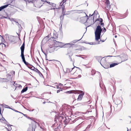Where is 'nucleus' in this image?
I'll return each instance as SVG.
<instances>
[{
  "instance_id": "nucleus-1",
  "label": "nucleus",
  "mask_w": 131,
  "mask_h": 131,
  "mask_svg": "<svg viewBox=\"0 0 131 131\" xmlns=\"http://www.w3.org/2000/svg\"><path fill=\"white\" fill-rule=\"evenodd\" d=\"M102 31V28L99 25H98L95 30L94 33L95 37V40L96 41H98L100 39L101 34Z\"/></svg>"
},
{
  "instance_id": "nucleus-2",
  "label": "nucleus",
  "mask_w": 131,
  "mask_h": 131,
  "mask_svg": "<svg viewBox=\"0 0 131 131\" xmlns=\"http://www.w3.org/2000/svg\"><path fill=\"white\" fill-rule=\"evenodd\" d=\"M65 117L63 116H55L54 118V122L55 123L54 124H53L52 126V127H54L55 125H58V123H57L58 120L59 122L62 121L64 120Z\"/></svg>"
},
{
  "instance_id": "nucleus-3",
  "label": "nucleus",
  "mask_w": 131,
  "mask_h": 131,
  "mask_svg": "<svg viewBox=\"0 0 131 131\" xmlns=\"http://www.w3.org/2000/svg\"><path fill=\"white\" fill-rule=\"evenodd\" d=\"M53 42L54 43V46L56 48L58 47H60V48L62 47L64 45L62 43L57 41L55 40H53Z\"/></svg>"
},
{
  "instance_id": "nucleus-4",
  "label": "nucleus",
  "mask_w": 131,
  "mask_h": 131,
  "mask_svg": "<svg viewBox=\"0 0 131 131\" xmlns=\"http://www.w3.org/2000/svg\"><path fill=\"white\" fill-rule=\"evenodd\" d=\"M120 56V57L121 59V61L120 62L121 63L122 62L126 61L128 59L127 56L126 54H123L120 56Z\"/></svg>"
},
{
  "instance_id": "nucleus-5",
  "label": "nucleus",
  "mask_w": 131,
  "mask_h": 131,
  "mask_svg": "<svg viewBox=\"0 0 131 131\" xmlns=\"http://www.w3.org/2000/svg\"><path fill=\"white\" fill-rule=\"evenodd\" d=\"M35 124H33L32 127H30L28 129L27 131H35V128L36 126V124L37 123L35 121H33Z\"/></svg>"
},
{
  "instance_id": "nucleus-6",
  "label": "nucleus",
  "mask_w": 131,
  "mask_h": 131,
  "mask_svg": "<svg viewBox=\"0 0 131 131\" xmlns=\"http://www.w3.org/2000/svg\"><path fill=\"white\" fill-rule=\"evenodd\" d=\"M0 121L1 122L6 124L7 126H12V125L9 124V123L5 119V118L3 116H2V118L1 119L0 118Z\"/></svg>"
},
{
  "instance_id": "nucleus-7",
  "label": "nucleus",
  "mask_w": 131,
  "mask_h": 131,
  "mask_svg": "<svg viewBox=\"0 0 131 131\" xmlns=\"http://www.w3.org/2000/svg\"><path fill=\"white\" fill-rule=\"evenodd\" d=\"M56 48L55 46L53 47L52 46L50 45L49 46L48 49L49 52L51 53L54 52L55 50H57V49H56Z\"/></svg>"
},
{
  "instance_id": "nucleus-8",
  "label": "nucleus",
  "mask_w": 131,
  "mask_h": 131,
  "mask_svg": "<svg viewBox=\"0 0 131 131\" xmlns=\"http://www.w3.org/2000/svg\"><path fill=\"white\" fill-rule=\"evenodd\" d=\"M82 37H83V36ZM82 37H82L80 39H79V40H73V41H72V42H71V43H67L66 45H70V47L71 46H72L73 47H75L77 45L72 44V43H75L76 42H77L78 41H79L82 38Z\"/></svg>"
},
{
  "instance_id": "nucleus-9",
  "label": "nucleus",
  "mask_w": 131,
  "mask_h": 131,
  "mask_svg": "<svg viewBox=\"0 0 131 131\" xmlns=\"http://www.w3.org/2000/svg\"><path fill=\"white\" fill-rule=\"evenodd\" d=\"M5 36H6L7 39L8 38V40L11 42H12L13 41V40L14 39V36H12L8 35V34H6Z\"/></svg>"
},
{
  "instance_id": "nucleus-10",
  "label": "nucleus",
  "mask_w": 131,
  "mask_h": 131,
  "mask_svg": "<svg viewBox=\"0 0 131 131\" xmlns=\"http://www.w3.org/2000/svg\"><path fill=\"white\" fill-rule=\"evenodd\" d=\"M12 74H8L7 75V78H3V79L5 80L4 82H7L9 81L12 80Z\"/></svg>"
},
{
  "instance_id": "nucleus-11",
  "label": "nucleus",
  "mask_w": 131,
  "mask_h": 131,
  "mask_svg": "<svg viewBox=\"0 0 131 131\" xmlns=\"http://www.w3.org/2000/svg\"><path fill=\"white\" fill-rule=\"evenodd\" d=\"M95 57L96 59V60L99 62L100 63L101 65L103 66L102 65L101 63V61H102V63L103 62V59H102V58H101L102 57L100 56H95Z\"/></svg>"
},
{
  "instance_id": "nucleus-12",
  "label": "nucleus",
  "mask_w": 131,
  "mask_h": 131,
  "mask_svg": "<svg viewBox=\"0 0 131 131\" xmlns=\"http://www.w3.org/2000/svg\"><path fill=\"white\" fill-rule=\"evenodd\" d=\"M49 40L48 36H47L45 37L42 41L41 44H44L47 42Z\"/></svg>"
},
{
  "instance_id": "nucleus-13",
  "label": "nucleus",
  "mask_w": 131,
  "mask_h": 131,
  "mask_svg": "<svg viewBox=\"0 0 131 131\" xmlns=\"http://www.w3.org/2000/svg\"><path fill=\"white\" fill-rule=\"evenodd\" d=\"M11 20H13V21L15 22L16 23V25H17L19 28V31L20 32V31H21V29L22 28V27H21V26L19 24L18 22L15 21V20L13 18H11V19H10Z\"/></svg>"
},
{
  "instance_id": "nucleus-14",
  "label": "nucleus",
  "mask_w": 131,
  "mask_h": 131,
  "mask_svg": "<svg viewBox=\"0 0 131 131\" xmlns=\"http://www.w3.org/2000/svg\"><path fill=\"white\" fill-rule=\"evenodd\" d=\"M64 118H65L63 121V122L64 124L67 125L70 121L69 118L68 117H65Z\"/></svg>"
},
{
  "instance_id": "nucleus-15",
  "label": "nucleus",
  "mask_w": 131,
  "mask_h": 131,
  "mask_svg": "<svg viewBox=\"0 0 131 131\" xmlns=\"http://www.w3.org/2000/svg\"><path fill=\"white\" fill-rule=\"evenodd\" d=\"M84 93L82 91V92L81 93V94H80L78 96V97L77 99V100L78 101L81 100L82 99L83 96L84 95Z\"/></svg>"
},
{
  "instance_id": "nucleus-16",
  "label": "nucleus",
  "mask_w": 131,
  "mask_h": 131,
  "mask_svg": "<svg viewBox=\"0 0 131 131\" xmlns=\"http://www.w3.org/2000/svg\"><path fill=\"white\" fill-rule=\"evenodd\" d=\"M105 4L106 5V8L108 9H110V3L109 0H105Z\"/></svg>"
},
{
  "instance_id": "nucleus-17",
  "label": "nucleus",
  "mask_w": 131,
  "mask_h": 131,
  "mask_svg": "<svg viewBox=\"0 0 131 131\" xmlns=\"http://www.w3.org/2000/svg\"><path fill=\"white\" fill-rule=\"evenodd\" d=\"M9 5H12L13 6H14V5H11L9 4H7V5L2 6L0 7V11H1L7 7V6H8Z\"/></svg>"
},
{
  "instance_id": "nucleus-18",
  "label": "nucleus",
  "mask_w": 131,
  "mask_h": 131,
  "mask_svg": "<svg viewBox=\"0 0 131 131\" xmlns=\"http://www.w3.org/2000/svg\"><path fill=\"white\" fill-rule=\"evenodd\" d=\"M25 41H24V42L23 43L22 45L21 46L20 48V49L21 51V52H24V50L25 48Z\"/></svg>"
},
{
  "instance_id": "nucleus-19",
  "label": "nucleus",
  "mask_w": 131,
  "mask_h": 131,
  "mask_svg": "<svg viewBox=\"0 0 131 131\" xmlns=\"http://www.w3.org/2000/svg\"><path fill=\"white\" fill-rule=\"evenodd\" d=\"M20 56L21 57V59H22V61L24 63L26 62L25 60V58L24 54V52H21V54Z\"/></svg>"
},
{
  "instance_id": "nucleus-20",
  "label": "nucleus",
  "mask_w": 131,
  "mask_h": 131,
  "mask_svg": "<svg viewBox=\"0 0 131 131\" xmlns=\"http://www.w3.org/2000/svg\"><path fill=\"white\" fill-rule=\"evenodd\" d=\"M64 15L65 14H63L62 15L60 16L61 21L60 22V24H61V28H62V24L63 23V21L64 18Z\"/></svg>"
},
{
  "instance_id": "nucleus-21",
  "label": "nucleus",
  "mask_w": 131,
  "mask_h": 131,
  "mask_svg": "<svg viewBox=\"0 0 131 131\" xmlns=\"http://www.w3.org/2000/svg\"><path fill=\"white\" fill-rule=\"evenodd\" d=\"M51 5L52 6V8H51V9H53L55 10L56 9H59V8H57L56 7V4L54 3H52V4L50 5Z\"/></svg>"
},
{
  "instance_id": "nucleus-22",
  "label": "nucleus",
  "mask_w": 131,
  "mask_h": 131,
  "mask_svg": "<svg viewBox=\"0 0 131 131\" xmlns=\"http://www.w3.org/2000/svg\"><path fill=\"white\" fill-rule=\"evenodd\" d=\"M112 63L110 65V68H111L112 67H114L115 66L117 65L119 63Z\"/></svg>"
},
{
  "instance_id": "nucleus-23",
  "label": "nucleus",
  "mask_w": 131,
  "mask_h": 131,
  "mask_svg": "<svg viewBox=\"0 0 131 131\" xmlns=\"http://www.w3.org/2000/svg\"><path fill=\"white\" fill-rule=\"evenodd\" d=\"M35 70L34 71H35L36 72L38 73L39 74V75L40 76H42V77L43 76V75L42 74V73L40 72V71L39 70H38L37 68H35Z\"/></svg>"
},
{
  "instance_id": "nucleus-24",
  "label": "nucleus",
  "mask_w": 131,
  "mask_h": 131,
  "mask_svg": "<svg viewBox=\"0 0 131 131\" xmlns=\"http://www.w3.org/2000/svg\"><path fill=\"white\" fill-rule=\"evenodd\" d=\"M28 67L29 68L33 71H34L35 70V69L36 68L34 67L33 66H32V65L31 64H30Z\"/></svg>"
},
{
  "instance_id": "nucleus-25",
  "label": "nucleus",
  "mask_w": 131,
  "mask_h": 131,
  "mask_svg": "<svg viewBox=\"0 0 131 131\" xmlns=\"http://www.w3.org/2000/svg\"><path fill=\"white\" fill-rule=\"evenodd\" d=\"M28 89V87L26 86L25 88H24L22 90L21 93H23L24 92H26Z\"/></svg>"
},
{
  "instance_id": "nucleus-26",
  "label": "nucleus",
  "mask_w": 131,
  "mask_h": 131,
  "mask_svg": "<svg viewBox=\"0 0 131 131\" xmlns=\"http://www.w3.org/2000/svg\"><path fill=\"white\" fill-rule=\"evenodd\" d=\"M2 37L1 41L2 42L1 43H0V46H1L2 44H3L5 42V40L4 38L2 36H1Z\"/></svg>"
},
{
  "instance_id": "nucleus-27",
  "label": "nucleus",
  "mask_w": 131,
  "mask_h": 131,
  "mask_svg": "<svg viewBox=\"0 0 131 131\" xmlns=\"http://www.w3.org/2000/svg\"><path fill=\"white\" fill-rule=\"evenodd\" d=\"M61 127V126H58L55 129V131H60V129Z\"/></svg>"
},
{
  "instance_id": "nucleus-28",
  "label": "nucleus",
  "mask_w": 131,
  "mask_h": 131,
  "mask_svg": "<svg viewBox=\"0 0 131 131\" xmlns=\"http://www.w3.org/2000/svg\"><path fill=\"white\" fill-rule=\"evenodd\" d=\"M91 127V126L90 125H89L88 126L86 127L85 129L83 131H89V128Z\"/></svg>"
},
{
  "instance_id": "nucleus-29",
  "label": "nucleus",
  "mask_w": 131,
  "mask_h": 131,
  "mask_svg": "<svg viewBox=\"0 0 131 131\" xmlns=\"http://www.w3.org/2000/svg\"><path fill=\"white\" fill-rule=\"evenodd\" d=\"M2 105L3 106H4V107H5V108H9V109H11V108L8 105H5V104H4V106L3 105Z\"/></svg>"
},
{
  "instance_id": "nucleus-30",
  "label": "nucleus",
  "mask_w": 131,
  "mask_h": 131,
  "mask_svg": "<svg viewBox=\"0 0 131 131\" xmlns=\"http://www.w3.org/2000/svg\"><path fill=\"white\" fill-rule=\"evenodd\" d=\"M91 72L92 75H94L96 73V71L94 69H92L91 71Z\"/></svg>"
},
{
  "instance_id": "nucleus-31",
  "label": "nucleus",
  "mask_w": 131,
  "mask_h": 131,
  "mask_svg": "<svg viewBox=\"0 0 131 131\" xmlns=\"http://www.w3.org/2000/svg\"><path fill=\"white\" fill-rule=\"evenodd\" d=\"M24 63L28 67V66L30 64L28 62H25Z\"/></svg>"
},
{
  "instance_id": "nucleus-32",
  "label": "nucleus",
  "mask_w": 131,
  "mask_h": 131,
  "mask_svg": "<svg viewBox=\"0 0 131 131\" xmlns=\"http://www.w3.org/2000/svg\"><path fill=\"white\" fill-rule=\"evenodd\" d=\"M75 67V68H78L79 70H80L81 71V69H80V68H79V67H76L74 66L73 68H72L71 69V71H72V70H73L74 69Z\"/></svg>"
},
{
  "instance_id": "nucleus-33",
  "label": "nucleus",
  "mask_w": 131,
  "mask_h": 131,
  "mask_svg": "<svg viewBox=\"0 0 131 131\" xmlns=\"http://www.w3.org/2000/svg\"><path fill=\"white\" fill-rule=\"evenodd\" d=\"M64 6H62V14H63V13L64 12Z\"/></svg>"
},
{
  "instance_id": "nucleus-34",
  "label": "nucleus",
  "mask_w": 131,
  "mask_h": 131,
  "mask_svg": "<svg viewBox=\"0 0 131 131\" xmlns=\"http://www.w3.org/2000/svg\"><path fill=\"white\" fill-rule=\"evenodd\" d=\"M100 24V26H102V27H103L104 26V23L103 22L101 23H99V25Z\"/></svg>"
},
{
  "instance_id": "nucleus-35",
  "label": "nucleus",
  "mask_w": 131,
  "mask_h": 131,
  "mask_svg": "<svg viewBox=\"0 0 131 131\" xmlns=\"http://www.w3.org/2000/svg\"><path fill=\"white\" fill-rule=\"evenodd\" d=\"M85 48L84 47H82L81 48H80L79 49V50H84L85 49Z\"/></svg>"
},
{
  "instance_id": "nucleus-36",
  "label": "nucleus",
  "mask_w": 131,
  "mask_h": 131,
  "mask_svg": "<svg viewBox=\"0 0 131 131\" xmlns=\"http://www.w3.org/2000/svg\"><path fill=\"white\" fill-rule=\"evenodd\" d=\"M93 45H96L99 44L100 43V41H99L98 42H93Z\"/></svg>"
},
{
  "instance_id": "nucleus-37",
  "label": "nucleus",
  "mask_w": 131,
  "mask_h": 131,
  "mask_svg": "<svg viewBox=\"0 0 131 131\" xmlns=\"http://www.w3.org/2000/svg\"><path fill=\"white\" fill-rule=\"evenodd\" d=\"M83 104H82V103H78V104H76V105L77 106H81V105H82Z\"/></svg>"
},
{
  "instance_id": "nucleus-38",
  "label": "nucleus",
  "mask_w": 131,
  "mask_h": 131,
  "mask_svg": "<svg viewBox=\"0 0 131 131\" xmlns=\"http://www.w3.org/2000/svg\"><path fill=\"white\" fill-rule=\"evenodd\" d=\"M25 116V117H27L29 119H31V120H32V121H33L34 120H33V119H32V118H30V117H28V116H27L26 115V116Z\"/></svg>"
},
{
  "instance_id": "nucleus-39",
  "label": "nucleus",
  "mask_w": 131,
  "mask_h": 131,
  "mask_svg": "<svg viewBox=\"0 0 131 131\" xmlns=\"http://www.w3.org/2000/svg\"><path fill=\"white\" fill-rule=\"evenodd\" d=\"M41 50L42 52L45 55V56H46V53H45L43 50L42 49V47H41Z\"/></svg>"
},
{
  "instance_id": "nucleus-40",
  "label": "nucleus",
  "mask_w": 131,
  "mask_h": 131,
  "mask_svg": "<svg viewBox=\"0 0 131 131\" xmlns=\"http://www.w3.org/2000/svg\"><path fill=\"white\" fill-rule=\"evenodd\" d=\"M106 31V30L104 27L103 29H102V32H105Z\"/></svg>"
},
{
  "instance_id": "nucleus-41",
  "label": "nucleus",
  "mask_w": 131,
  "mask_h": 131,
  "mask_svg": "<svg viewBox=\"0 0 131 131\" xmlns=\"http://www.w3.org/2000/svg\"><path fill=\"white\" fill-rule=\"evenodd\" d=\"M13 0H10L8 2V3H9V4H11L13 2Z\"/></svg>"
},
{
  "instance_id": "nucleus-42",
  "label": "nucleus",
  "mask_w": 131,
  "mask_h": 131,
  "mask_svg": "<svg viewBox=\"0 0 131 131\" xmlns=\"http://www.w3.org/2000/svg\"><path fill=\"white\" fill-rule=\"evenodd\" d=\"M98 14V13L96 11H95L94 12L93 14V15L94 14H96V15H97V14Z\"/></svg>"
},
{
  "instance_id": "nucleus-43",
  "label": "nucleus",
  "mask_w": 131,
  "mask_h": 131,
  "mask_svg": "<svg viewBox=\"0 0 131 131\" xmlns=\"http://www.w3.org/2000/svg\"><path fill=\"white\" fill-rule=\"evenodd\" d=\"M99 21L100 22L99 23H102V22H103V19H102V18H100V20H99Z\"/></svg>"
},
{
  "instance_id": "nucleus-44",
  "label": "nucleus",
  "mask_w": 131,
  "mask_h": 131,
  "mask_svg": "<svg viewBox=\"0 0 131 131\" xmlns=\"http://www.w3.org/2000/svg\"><path fill=\"white\" fill-rule=\"evenodd\" d=\"M45 2H46L47 3H48L49 4V5H50L51 4H52V3H50V2H48L46 0L45 1Z\"/></svg>"
},
{
  "instance_id": "nucleus-45",
  "label": "nucleus",
  "mask_w": 131,
  "mask_h": 131,
  "mask_svg": "<svg viewBox=\"0 0 131 131\" xmlns=\"http://www.w3.org/2000/svg\"><path fill=\"white\" fill-rule=\"evenodd\" d=\"M67 0H62V2H61L62 4V5L63 4L66 2Z\"/></svg>"
},
{
  "instance_id": "nucleus-46",
  "label": "nucleus",
  "mask_w": 131,
  "mask_h": 131,
  "mask_svg": "<svg viewBox=\"0 0 131 131\" xmlns=\"http://www.w3.org/2000/svg\"><path fill=\"white\" fill-rule=\"evenodd\" d=\"M2 45H1L2 46V47H5L6 46V45L4 43H3V44H2Z\"/></svg>"
},
{
  "instance_id": "nucleus-47",
  "label": "nucleus",
  "mask_w": 131,
  "mask_h": 131,
  "mask_svg": "<svg viewBox=\"0 0 131 131\" xmlns=\"http://www.w3.org/2000/svg\"><path fill=\"white\" fill-rule=\"evenodd\" d=\"M11 109H12V110H13L14 111H15L16 112H19V111H18L17 110H15L14 109H13L12 108H11Z\"/></svg>"
},
{
  "instance_id": "nucleus-48",
  "label": "nucleus",
  "mask_w": 131,
  "mask_h": 131,
  "mask_svg": "<svg viewBox=\"0 0 131 131\" xmlns=\"http://www.w3.org/2000/svg\"><path fill=\"white\" fill-rule=\"evenodd\" d=\"M119 56H107L106 57H118Z\"/></svg>"
},
{
  "instance_id": "nucleus-49",
  "label": "nucleus",
  "mask_w": 131,
  "mask_h": 131,
  "mask_svg": "<svg viewBox=\"0 0 131 131\" xmlns=\"http://www.w3.org/2000/svg\"><path fill=\"white\" fill-rule=\"evenodd\" d=\"M59 122L60 123L59 124V125H58V126H60V125H61L62 124V123L61 122Z\"/></svg>"
},
{
  "instance_id": "nucleus-50",
  "label": "nucleus",
  "mask_w": 131,
  "mask_h": 131,
  "mask_svg": "<svg viewBox=\"0 0 131 131\" xmlns=\"http://www.w3.org/2000/svg\"><path fill=\"white\" fill-rule=\"evenodd\" d=\"M46 56V60H48L49 61H52V60H48V59H47V54H46V56Z\"/></svg>"
},
{
  "instance_id": "nucleus-51",
  "label": "nucleus",
  "mask_w": 131,
  "mask_h": 131,
  "mask_svg": "<svg viewBox=\"0 0 131 131\" xmlns=\"http://www.w3.org/2000/svg\"><path fill=\"white\" fill-rule=\"evenodd\" d=\"M100 18H97V19H96L95 21L94 22V23L95 22H96L97 21H99V20H100Z\"/></svg>"
},
{
  "instance_id": "nucleus-52",
  "label": "nucleus",
  "mask_w": 131,
  "mask_h": 131,
  "mask_svg": "<svg viewBox=\"0 0 131 131\" xmlns=\"http://www.w3.org/2000/svg\"><path fill=\"white\" fill-rule=\"evenodd\" d=\"M60 91H62V90H58L57 91V93H58Z\"/></svg>"
},
{
  "instance_id": "nucleus-53",
  "label": "nucleus",
  "mask_w": 131,
  "mask_h": 131,
  "mask_svg": "<svg viewBox=\"0 0 131 131\" xmlns=\"http://www.w3.org/2000/svg\"><path fill=\"white\" fill-rule=\"evenodd\" d=\"M93 42H88L87 43V44H88L90 45H93Z\"/></svg>"
},
{
  "instance_id": "nucleus-54",
  "label": "nucleus",
  "mask_w": 131,
  "mask_h": 131,
  "mask_svg": "<svg viewBox=\"0 0 131 131\" xmlns=\"http://www.w3.org/2000/svg\"><path fill=\"white\" fill-rule=\"evenodd\" d=\"M58 38V37L57 36H54L53 35V38H54V39H56V38Z\"/></svg>"
},
{
  "instance_id": "nucleus-55",
  "label": "nucleus",
  "mask_w": 131,
  "mask_h": 131,
  "mask_svg": "<svg viewBox=\"0 0 131 131\" xmlns=\"http://www.w3.org/2000/svg\"><path fill=\"white\" fill-rule=\"evenodd\" d=\"M59 86H62L63 85V84L61 83H59Z\"/></svg>"
},
{
  "instance_id": "nucleus-56",
  "label": "nucleus",
  "mask_w": 131,
  "mask_h": 131,
  "mask_svg": "<svg viewBox=\"0 0 131 131\" xmlns=\"http://www.w3.org/2000/svg\"><path fill=\"white\" fill-rule=\"evenodd\" d=\"M11 73L12 74V73H13L14 75L15 74V72L14 71H13L11 72Z\"/></svg>"
},
{
  "instance_id": "nucleus-57",
  "label": "nucleus",
  "mask_w": 131,
  "mask_h": 131,
  "mask_svg": "<svg viewBox=\"0 0 131 131\" xmlns=\"http://www.w3.org/2000/svg\"><path fill=\"white\" fill-rule=\"evenodd\" d=\"M11 126H9L10 127H9V131H10L12 129V128L11 127Z\"/></svg>"
},
{
  "instance_id": "nucleus-58",
  "label": "nucleus",
  "mask_w": 131,
  "mask_h": 131,
  "mask_svg": "<svg viewBox=\"0 0 131 131\" xmlns=\"http://www.w3.org/2000/svg\"><path fill=\"white\" fill-rule=\"evenodd\" d=\"M106 62V59H104V61L103 62V63H105Z\"/></svg>"
},
{
  "instance_id": "nucleus-59",
  "label": "nucleus",
  "mask_w": 131,
  "mask_h": 131,
  "mask_svg": "<svg viewBox=\"0 0 131 131\" xmlns=\"http://www.w3.org/2000/svg\"><path fill=\"white\" fill-rule=\"evenodd\" d=\"M76 121H77V120H76L75 119L74 120L72 121V122H73V123H74Z\"/></svg>"
},
{
  "instance_id": "nucleus-60",
  "label": "nucleus",
  "mask_w": 131,
  "mask_h": 131,
  "mask_svg": "<svg viewBox=\"0 0 131 131\" xmlns=\"http://www.w3.org/2000/svg\"><path fill=\"white\" fill-rule=\"evenodd\" d=\"M69 59H70V60L71 61H72V60L71 57L70 56H69Z\"/></svg>"
},
{
  "instance_id": "nucleus-61",
  "label": "nucleus",
  "mask_w": 131,
  "mask_h": 131,
  "mask_svg": "<svg viewBox=\"0 0 131 131\" xmlns=\"http://www.w3.org/2000/svg\"><path fill=\"white\" fill-rule=\"evenodd\" d=\"M5 128L8 131H9V129L6 127H5Z\"/></svg>"
},
{
  "instance_id": "nucleus-62",
  "label": "nucleus",
  "mask_w": 131,
  "mask_h": 131,
  "mask_svg": "<svg viewBox=\"0 0 131 131\" xmlns=\"http://www.w3.org/2000/svg\"><path fill=\"white\" fill-rule=\"evenodd\" d=\"M57 89H61V88H59L58 85L56 87Z\"/></svg>"
},
{
  "instance_id": "nucleus-63",
  "label": "nucleus",
  "mask_w": 131,
  "mask_h": 131,
  "mask_svg": "<svg viewBox=\"0 0 131 131\" xmlns=\"http://www.w3.org/2000/svg\"><path fill=\"white\" fill-rule=\"evenodd\" d=\"M93 15V14L92 15H91V14H90L89 15V17L92 16Z\"/></svg>"
},
{
  "instance_id": "nucleus-64",
  "label": "nucleus",
  "mask_w": 131,
  "mask_h": 131,
  "mask_svg": "<svg viewBox=\"0 0 131 131\" xmlns=\"http://www.w3.org/2000/svg\"><path fill=\"white\" fill-rule=\"evenodd\" d=\"M62 2H61L60 3V6H62H62H62Z\"/></svg>"
}]
</instances>
